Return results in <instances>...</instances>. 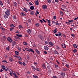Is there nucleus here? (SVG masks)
Listing matches in <instances>:
<instances>
[{
  "label": "nucleus",
  "instance_id": "1",
  "mask_svg": "<svg viewBox=\"0 0 78 78\" xmlns=\"http://www.w3.org/2000/svg\"><path fill=\"white\" fill-rule=\"evenodd\" d=\"M10 10L9 9H7L5 12V14L4 15V17L5 19H7L8 18V16L10 14Z\"/></svg>",
  "mask_w": 78,
  "mask_h": 78
},
{
  "label": "nucleus",
  "instance_id": "2",
  "mask_svg": "<svg viewBox=\"0 0 78 78\" xmlns=\"http://www.w3.org/2000/svg\"><path fill=\"white\" fill-rule=\"evenodd\" d=\"M38 37H39V39H41V40L43 41L44 40V36H42L41 35H38Z\"/></svg>",
  "mask_w": 78,
  "mask_h": 78
},
{
  "label": "nucleus",
  "instance_id": "3",
  "mask_svg": "<svg viewBox=\"0 0 78 78\" xmlns=\"http://www.w3.org/2000/svg\"><path fill=\"white\" fill-rule=\"evenodd\" d=\"M7 40L8 42H10V43H12V41H13L12 39H11V38L9 37H8L7 38Z\"/></svg>",
  "mask_w": 78,
  "mask_h": 78
},
{
  "label": "nucleus",
  "instance_id": "4",
  "mask_svg": "<svg viewBox=\"0 0 78 78\" xmlns=\"http://www.w3.org/2000/svg\"><path fill=\"white\" fill-rule=\"evenodd\" d=\"M42 8L44 10H45L47 8V6L46 5H44L42 6Z\"/></svg>",
  "mask_w": 78,
  "mask_h": 78
},
{
  "label": "nucleus",
  "instance_id": "5",
  "mask_svg": "<svg viewBox=\"0 0 78 78\" xmlns=\"http://www.w3.org/2000/svg\"><path fill=\"white\" fill-rule=\"evenodd\" d=\"M31 68L32 69V70H34V71H35L36 69V68H35L34 66H33V65H32L31 66Z\"/></svg>",
  "mask_w": 78,
  "mask_h": 78
},
{
  "label": "nucleus",
  "instance_id": "6",
  "mask_svg": "<svg viewBox=\"0 0 78 78\" xmlns=\"http://www.w3.org/2000/svg\"><path fill=\"white\" fill-rule=\"evenodd\" d=\"M57 28L56 27L55 28L53 31L54 33H56L57 32H58V30H57Z\"/></svg>",
  "mask_w": 78,
  "mask_h": 78
},
{
  "label": "nucleus",
  "instance_id": "7",
  "mask_svg": "<svg viewBox=\"0 0 78 78\" xmlns=\"http://www.w3.org/2000/svg\"><path fill=\"white\" fill-rule=\"evenodd\" d=\"M49 48L47 46H45L44 47V49L45 50H48Z\"/></svg>",
  "mask_w": 78,
  "mask_h": 78
},
{
  "label": "nucleus",
  "instance_id": "8",
  "mask_svg": "<svg viewBox=\"0 0 78 78\" xmlns=\"http://www.w3.org/2000/svg\"><path fill=\"white\" fill-rule=\"evenodd\" d=\"M9 60L11 62H12L14 61V59L12 57H9Z\"/></svg>",
  "mask_w": 78,
  "mask_h": 78
},
{
  "label": "nucleus",
  "instance_id": "9",
  "mask_svg": "<svg viewBox=\"0 0 78 78\" xmlns=\"http://www.w3.org/2000/svg\"><path fill=\"white\" fill-rule=\"evenodd\" d=\"M47 69H51V66L49 64H48V65L47 66Z\"/></svg>",
  "mask_w": 78,
  "mask_h": 78
},
{
  "label": "nucleus",
  "instance_id": "10",
  "mask_svg": "<svg viewBox=\"0 0 78 78\" xmlns=\"http://www.w3.org/2000/svg\"><path fill=\"white\" fill-rule=\"evenodd\" d=\"M61 47L62 48H66V45L64 44H61Z\"/></svg>",
  "mask_w": 78,
  "mask_h": 78
},
{
  "label": "nucleus",
  "instance_id": "11",
  "mask_svg": "<svg viewBox=\"0 0 78 78\" xmlns=\"http://www.w3.org/2000/svg\"><path fill=\"white\" fill-rule=\"evenodd\" d=\"M13 5L15 7H17V4L16 2H14L13 3Z\"/></svg>",
  "mask_w": 78,
  "mask_h": 78
},
{
  "label": "nucleus",
  "instance_id": "12",
  "mask_svg": "<svg viewBox=\"0 0 78 78\" xmlns=\"http://www.w3.org/2000/svg\"><path fill=\"white\" fill-rule=\"evenodd\" d=\"M35 4L36 5H39V1L38 0L35 1Z\"/></svg>",
  "mask_w": 78,
  "mask_h": 78
},
{
  "label": "nucleus",
  "instance_id": "13",
  "mask_svg": "<svg viewBox=\"0 0 78 78\" xmlns=\"http://www.w3.org/2000/svg\"><path fill=\"white\" fill-rule=\"evenodd\" d=\"M27 33H29V34H30V33H31V30L30 29H29L27 31Z\"/></svg>",
  "mask_w": 78,
  "mask_h": 78
},
{
  "label": "nucleus",
  "instance_id": "14",
  "mask_svg": "<svg viewBox=\"0 0 78 78\" xmlns=\"http://www.w3.org/2000/svg\"><path fill=\"white\" fill-rule=\"evenodd\" d=\"M60 74L63 77H64V76H65V73L62 72L60 73Z\"/></svg>",
  "mask_w": 78,
  "mask_h": 78
},
{
  "label": "nucleus",
  "instance_id": "15",
  "mask_svg": "<svg viewBox=\"0 0 78 78\" xmlns=\"http://www.w3.org/2000/svg\"><path fill=\"white\" fill-rule=\"evenodd\" d=\"M17 58L19 60H20V61H22V58H21V57H20L19 56H17Z\"/></svg>",
  "mask_w": 78,
  "mask_h": 78
},
{
  "label": "nucleus",
  "instance_id": "16",
  "mask_svg": "<svg viewBox=\"0 0 78 78\" xmlns=\"http://www.w3.org/2000/svg\"><path fill=\"white\" fill-rule=\"evenodd\" d=\"M42 67L43 69H46V66H45V65L44 64H43L42 65Z\"/></svg>",
  "mask_w": 78,
  "mask_h": 78
},
{
  "label": "nucleus",
  "instance_id": "17",
  "mask_svg": "<svg viewBox=\"0 0 78 78\" xmlns=\"http://www.w3.org/2000/svg\"><path fill=\"white\" fill-rule=\"evenodd\" d=\"M15 53L16 55H19V51H15Z\"/></svg>",
  "mask_w": 78,
  "mask_h": 78
},
{
  "label": "nucleus",
  "instance_id": "18",
  "mask_svg": "<svg viewBox=\"0 0 78 78\" xmlns=\"http://www.w3.org/2000/svg\"><path fill=\"white\" fill-rule=\"evenodd\" d=\"M3 70H4L5 71H6V72L8 71V68L7 67H6H6L3 69Z\"/></svg>",
  "mask_w": 78,
  "mask_h": 78
},
{
  "label": "nucleus",
  "instance_id": "19",
  "mask_svg": "<svg viewBox=\"0 0 78 78\" xmlns=\"http://www.w3.org/2000/svg\"><path fill=\"white\" fill-rule=\"evenodd\" d=\"M35 51L37 53V54H39L40 53V52L39 51V50L37 49H36L35 50Z\"/></svg>",
  "mask_w": 78,
  "mask_h": 78
},
{
  "label": "nucleus",
  "instance_id": "20",
  "mask_svg": "<svg viewBox=\"0 0 78 78\" xmlns=\"http://www.w3.org/2000/svg\"><path fill=\"white\" fill-rule=\"evenodd\" d=\"M73 46L74 47V48H77V46L76 44H73Z\"/></svg>",
  "mask_w": 78,
  "mask_h": 78
},
{
  "label": "nucleus",
  "instance_id": "21",
  "mask_svg": "<svg viewBox=\"0 0 78 78\" xmlns=\"http://www.w3.org/2000/svg\"><path fill=\"white\" fill-rule=\"evenodd\" d=\"M56 50H60V49H61V48H60V47H58V46H56Z\"/></svg>",
  "mask_w": 78,
  "mask_h": 78
},
{
  "label": "nucleus",
  "instance_id": "22",
  "mask_svg": "<svg viewBox=\"0 0 78 78\" xmlns=\"http://www.w3.org/2000/svg\"><path fill=\"white\" fill-rule=\"evenodd\" d=\"M23 10L24 11H25V12H28V9H27L26 8H24L23 9Z\"/></svg>",
  "mask_w": 78,
  "mask_h": 78
},
{
  "label": "nucleus",
  "instance_id": "23",
  "mask_svg": "<svg viewBox=\"0 0 78 78\" xmlns=\"http://www.w3.org/2000/svg\"><path fill=\"white\" fill-rule=\"evenodd\" d=\"M23 44L24 45H28V43L27 42H23Z\"/></svg>",
  "mask_w": 78,
  "mask_h": 78
},
{
  "label": "nucleus",
  "instance_id": "24",
  "mask_svg": "<svg viewBox=\"0 0 78 78\" xmlns=\"http://www.w3.org/2000/svg\"><path fill=\"white\" fill-rule=\"evenodd\" d=\"M31 20H32V19H29L28 20V23H31Z\"/></svg>",
  "mask_w": 78,
  "mask_h": 78
},
{
  "label": "nucleus",
  "instance_id": "25",
  "mask_svg": "<svg viewBox=\"0 0 78 78\" xmlns=\"http://www.w3.org/2000/svg\"><path fill=\"white\" fill-rule=\"evenodd\" d=\"M49 44L50 45H51V46H53V43L51 42H49Z\"/></svg>",
  "mask_w": 78,
  "mask_h": 78
},
{
  "label": "nucleus",
  "instance_id": "26",
  "mask_svg": "<svg viewBox=\"0 0 78 78\" xmlns=\"http://www.w3.org/2000/svg\"><path fill=\"white\" fill-rule=\"evenodd\" d=\"M34 78H38V76H37V75H34L33 76Z\"/></svg>",
  "mask_w": 78,
  "mask_h": 78
},
{
  "label": "nucleus",
  "instance_id": "27",
  "mask_svg": "<svg viewBox=\"0 0 78 78\" xmlns=\"http://www.w3.org/2000/svg\"><path fill=\"white\" fill-rule=\"evenodd\" d=\"M10 27L11 28H14L15 27V26H14V25L13 24H12L10 25Z\"/></svg>",
  "mask_w": 78,
  "mask_h": 78
},
{
  "label": "nucleus",
  "instance_id": "28",
  "mask_svg": "<svg viewBox=\"0 0 78 78\" xmlns=\"http://www.w3.org/2000/svg\"><path fill=\"white\" fill-rule=\"evenodd\" d=\"M67 70V68H63L62 69V70L64 72H66V70Z\"/></svg>",
  "mask_w": 78,
  "mask_h": 78
},
{
  "label": "nucleus",
  "instance_id": "29",
  "mask_svg": "<svg viewBox=\"0 0 78 78\" xmlns=\"http://www.w3.org/2000/svg\"><path fill=\"white\" fill-rule=\"evenodd\" d=\"M31 51L32 53H34V51H33V50L32 49H29V51Z\"/></svg>",
  "mask_w": 78,
  "mask_h": 78
},
{
  "label": "nucleus",
  "instance_id": "30",
  "mask_svg": "<svg viewBox=\"0 0 78 78\" xmlns=\"http://www.w3.org/2000/svg\"><path fill=\"white\" fill-rule=\"evenodd\" d=\"M30 9H31V10H33L34 9V7L33 6H31L30 7Z\"/></svg>",
  "mask_w": 78,
  "mask_h": 78
},
{
  "label": "nucleus",
  "instance_id": "31",
  "mask_svg": "<svg viewBox=\"0 0 78 78\" xmlns=\"http://www.w3.org/2000/svg\"><path fill=\"white\" fill-rule=\"evenodd\" d=\"M13 75H14L15 78H18V76H17V75H16V73H13Z\"/></svg>",
  "mask_w": 78,
  "mask_h": 78
},
{
  "label": "nucleus",
  "instance_id": "32",
  "mask_svg": "<svg viewBox=\"0 0 78 78\" xmlns=\"http://www.w3.org/2000/svg\"><path fill=\"white\" fill-rule=\"evenodd\" d=\"M13 18L14 19V20H16V19H17V17H16L15 15L13 16Z\"/></svg>",
  "mask_w": 78,
  "mask_h": 78
},
{
  "label": "nucleus",
  "instance_id": "33",
  "mask_svg": "<svg viewBox=\"0 0 78 78\" xmlns=\"http://www.w3.org/2000/svg\"><path fill=\"white\" fill-rule=\"evenodd\" d=\"M77 50L76 49H74L73 50V52H74V53H77Z\"/></svg>",
  "mask_w": 78,
  "mask_h": 78
},
{
  "label": "nucleus",
  "instance_id": "34",
  "mask_svg": "<svg viewBox=\"0 0 78 78\" xmlns=\"http://www.w3.org/2000/svg\"><path fill=\"white\" fill-rule=\"evenodd\" d=\"M13 47H14V45H16V43L15 41L13 42Z\"/></svg>",
  "mask_w": 78,
  "mask_h": 78
},
{
  "label": "nucleus",
  "instance_id": "35",
  "mask_svg": "<svg viewBox=\"0 0 78 78\" xmlns=\"http://www.w3.org/2000/svg\"><path fill=\"white\" fill-rule=\"evenodd\" d=\"M54 52L55 54H56V55H58V52L57 51H56V50H54Z\"/></svg>",
  "mask_w": 78,
  "mask_h": 78
},
{
  "label": "nucleus",
  "instance_id": "36",
  "mask_svg": "<svg viewBox=\"0 0 78 78\" xmlns=\"http://www.w3.org/2000/svg\"><path fill=\"white\" fill-rule=\"evenodd\" d=\"M58 36L60 37V36H61V33L60 32L58 33Z\"/></svg>",
  "mask_w": 78,
  "mask_h": 78
},
{
  "label": "nucleus",
  "instance_id": "37",
  "mask_svg": "<svg viewBox=\"0 0 78 78\" xmlns=\"http://www.w3.org/2000/svg\"><path fill=\"white\" fill-rule=\"evenodd\" d=\"M65 66L67 67L68 69H69V64H66L65 65Z\"/></svg>",
  "mask_w": 78,
  "mask_h": 78
},
{
  "label": "nucleus",
  "instance_id": "38",
  "mask_svg": "<svg viewBox=\"0 0 78 78\" xmlns=\"http://www.w3.org/2000/svg\"><path fill=\"white\" fill-rule=\"evenodd\" d=\"M60 14L61 16H63L64 15V14L63 13V12H62L60 11Z\"/></svg>",
  "mask_w": 78,
  "mask_h": 78
},
{
  "label": "nucleus",
  "instance_id": "39",
  "mask_svg": "<svg viewBox=\"0 0 78 78\" xmlns=\"http://www.w3.org/2000/svg\"><path fill=\"white\" fill-rule=\"evenodd\" d=\"M26 57H27V59H28L29 60V59H30V56H29V55H27Z\"/></svg>",
  "mask_w": 78,
  "mask_h": 78
},
{
  "label": "nucleus",
  "instance_id": "40",
  "mask_svg": "<svg viewBox=\"0 0 78 78\" xmlns=\"http://www.w3.org/2000/svg\"><path fill=\"white\" fill-rule=\"evenodd\" d=\"M47 2L48 3H50L51 2V0H47Z\"/></svg>",
  "mask_w": 78,
  "mask_h": 78
},
{
  "label": "nucleus",
  "instance_id": "41",
  "mask_svg": "<svg viewBox=\"0 0 78 78\" xmlns=\"http://www.w3.org/2000/svg\"><path fill=\"white\" fill-rule=\"evenodd\" d=\"M21 15L22 16H24V17H25V14L23 13H21Z\"/></svg>",
  "mask_w": 78,
  "mask_h": 78
},
{
  "label": "nucleus",
  "instance_id": "42",
  "mask_svg": "<svg viewBox=\"0 0 78 78\" xmlns=\"http://www.w3.org/2000/svg\"><path fill=\"white\" fill-rule=\"evenodd\" d=\"M16 35L17 36H18V37H22V35H19V34H16Z\"/></svg>",
  "mask_w": 78,
  "mask_h": 78
},
{
  "label": "nucleus",
  "instance_id": "43",
  "mask_svg": "<svg viewBox=\"0 0 78 78\" xmlns=\"http://www.w3.org/2000/svg\"><path fill=\"white\" fill-rule=\"evenodd\" d=\"M34 11H32L31 12H30V14H32V15H33V14H34Z\"/></svg>",
  "mask_w": 78,
  "mask_h": 78
},
{
  "label": "nucleus",
  "instance_id": "44",
  "mask_svg": "<svg viewBox=\"0 0 78 78\" xmlns=\"http://www.w3.org/2000/svg\"><path fill=\"white\" fill-rule=\"evenodd\" d=\"M0 5L1 6H3V3H2V2L1 1H0Z\"/></svg>",
  "mask_w": 78,
  "mask_h": 78
},
{
  "label": "nucleus",
  "instance_id": "45",
  "mask_svg": "<svg viewBox=\"0 0 78 78\" xmlns=\"http://www.w3.org/2000/svg\"><path fill=\"white\" fill-rule=\"evenodd\" d=\"M35 26H36V27H39V23H37L35 24Z\"/></svg>",
  "mask_w": 78,
  "mask_h": 78
},
{
  "label": "nucleus",
  "instance_id": "46",
  "mask_svg": "<svg viewBox=\"0 0 78 78\" xmlns=\"http://www.w3.org/2000/svg\"><path fill=\"white\" fill-rule=\"evenodd\" d=\"M19 28H23V27H22V25H19Z\"/></svg>",
  "mask_w": 78,
  "mask_h": 78
},
{
  "label": "nucleus",
  "instance_id": "47",
  "mask_svg": "<svg viewBox=\"0 0 78 78\" xmlns=\"http://www.w3.org/2000/svg\"><path fill=\"white\" fill-rule=\"evenodd\" d=\"M2 69H4V68H5L6 67L4 65H2Z\"/></svg>",
  "mask_w": 78,
  "mask_h": 78
},
{
  "label": "nucleus",
  "instance_id": "48",
  "mask_svg": "<svg viewBox=\"0 0 78 78\" xmlns=\"http://www.w3.org/2000/svg\"><path fill=\"white\" fill-rule=\"evenodd\" d=\"M29 4L31 6H33V5L32 3H31V2H29Z\"/></svg>",
  "mask_w": 78,
  "mask_h": 78
},
{
  "label": "nucleus",
  "instance_id": "49",
  "mask_svg": "<svg viewBox=\"0 0 78 78\" xmlns=\"http://www.w3.org/2000/svg\"><path fill=\"white\" fill-rule=\"evenodd\" d=\"M2 62H6V63H8V62L6 60H3L2 61Z\"/></svg>",
  "mask_w": 78,
  "mask_h": 78
},
{
  "label": "nucleus",
  "instance_id": "50",
  "mask_svg": "<svg viewBox=\"0 0 78 78\" xmlns=\"http://www.w3.org/2000/svg\"><path fill=\"white\" fill-rule=\"evenodd\" d=\"M55 68H57V67H58V66L57 65L55 64Z\"/></svg>",
  "mask_w": 78,
  "mask_h": 78
},
{
  "label": "nucleus",
  "instance_id": "51",
  "mask_svg": "<svg viewBox=\"0 0 78 78\" xmlns=\"http://www.w3.org/2000/svg\"><path fill=\"white\" fill-rule=\"evenodd\" d=\"M68 22H73V21L72 20H68Z\"/></svg>",
  "mask_w": 78,
  "mask_h": 78
},
{
  "label": "nucleus",
  "instance_id": "52",
  "mask_svg": "<svg viewBox=\"0 0 78 78\" xmlns=\"http://www.w3.org/2000/svg\"><path fill=\"white\" fill-rule=\"evenodd\" d=\"M18 63H19V64H21V65H22V63L20 61H18Z\"/></svg>",
  "mask_w": 78,
  "mask_h": 78
},
{
  "label": "nucleus",
  "instance_id": "53",
  "mask_svg": "<svg viewBox=\"0 0 78 78\" xmlns=\"http://www.w3.org/2000/svg\"><path fill=\"white\" fill-rule=\"evenodd\" d=\"M45 43L46 44H47V45H48V42L47 41H46L45 42Z\"/></svg>",
  "mask_w": 78,
  "mask_h": 78
},
{
  "label": "nucleus",
  "instance_id": "54",
  "mask_svg": "<svg viewBox=\"0 0 78 78\" xmlns=\"http://www.w3.org/2000/svg\"><path fill=\"white\" fill-rule=\"evenodd\" d=\"M25 50H27V51H29L30 49H28V48H26L25 49Z\"/></svg>",
  "mask_w": 78,
  "mask_h": 78
},
{
  "label": "nucleus",
  "instance_id": "55",
  "mask_svg": "<svg viewBox=\"0 0 78 78\" xmlns=\"http://www.w3.org/2000/svg\"><path fill=\"white\" fill-rule=\"evenodd\" d=\"M15 33H18V34H19V33H20V32L17 30L15 32Z\"/></svg>",
  "mask_w": 78,
  "mask_h": 78
},
{
  "label": "nucleus",
  "instance_id": "56",
  "mask_svg": "<svg viewBox=\"0 0 78 78\" xmlns=\"http://www.w3.org/2000/svg\"><path fill=\"white\" fill-rule=\"evenodd\" d=\"M6 50L7 51H9V48H6Z\"/></svg>",
  "mask_w": 78,
  "mask_h": 78
},
{
  "label": "nucleus",
  "instance_id": "57",
  "mask_svg": "<svg viewBox=\"0 0 78 78\" xmlns=\"http://www.w3.org/2000/svg\"><path fill=\"white\" fill-rule=\"evenodd\" d=\"M56 16H53V19L54 20H56Z\"/></svg>",
  "mask_w": 78,
  "mask_h": 78
},
{
  "label": "nucleus",
  "instance_id": "58",
  "mask_svg": "<svg viewBox=\"0 0 78 78\" xmlns=\"http://www.w3.org/2000/svg\"><path fill=\"white\" fill-rule=\"evenodd\" d=\"M56 62L57 63V64H60L59 62H58V60H56Z\"/></svg>",
  "mask_w": 78,
  "mask_h": 78
},
{
  "label": "nucleus",
  "instance_id": "59",
  "mask_svg": "<svg viewBox=\"0 0 78 78\" xmlns=\"http://www.w3.org/2000/svg\"><path fill=\"white\" fill-rule=\"evenodd\" d=\"M43 53L44 54H47V51H43Z\"/></svg>",
  "mask_w": 78,
  "mask_h": 78
},
{
  "label": "nucleus",
  "instance_id": "60",
  "mask_svg": "<svg viewBox=\"0 0 78 78\" xmlns=\"http://www.w3.org/2000/svg\"><path fill=\"white\" fill-rule=\"evenodd\" d=\"M71 36H72V37H74V36H75V35L72 34H71Z\"/></svg>",
  "mask_w": 78,
  "mask_h": 78
},
{
  "label": "nucleus",
  "instance_id": "61",
  "mask_svg": "<svg viewBox=\"0 0 78 78\" xmlns=\"http://www.w3.org/2000/svg\"><path fill=\"white\" fill-rule=\"evenodd\" d=\"M47 21H48V22L49 23V24H50V21L48 20H47Z\"/></svg>",
  "mask_w": 78,
  "mask_h": 78
},
{
  "label": "nucleus",
  "instance_id": "62",
  "mask_svg": "<svg viewBox=\"0 0 78 78\" xmlns=\"http://www.w3.org/2000/svg\"><path fill=\"white\" fill-rule=\"evenodd\" d=\"M7 3L8 4H9L10 2H9V0H8L7 1Z\"/></svg>",
  "mask_w": 78,
  "mask_h": 78
},
{
  "label": "nucleus",
  "instance_id": "63",
  "mask_svg": "<svg viewBox=\"0 0 78 78\" xmlns=\"http://www.w3.org/2000/svg\"><path fill=\"white\" fill-rule=\"evenodd\" d=\"M62 8H65V7H66V6H65V5H62Z\"/></svg>",
  "mask_w": 78,
  "mask_h": 78
},
{
  "label": "nucleus",
  "instance_id": "64",
  "mask_svg": "<svg viewBox=\"0 0 78 78\" xmlns=\"http://www.w3.org/2000/svg\"><path fill=\"white\" fill-rule=\"evenodd\" d=\"M53 78H57V77H56V76H53Z\"/></svg>",
  "mask_w": 78,
  "mask_h": 78
}]
</instances>
